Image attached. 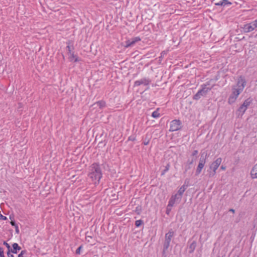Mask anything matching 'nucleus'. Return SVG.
<instances>
[{"mask_svg":"<svg viewBox=\"0 0 257 257\" xmlns=\"http://www.w3.org/2000/svg\"><path fill=\"white\" fill-rule=\"evenodd\" d=\"M246 83V82L244 78L241 76H240L236 84L232 86L231 93L228 99L229 104H231L235 102L238 95L243 91Z\"/></svg>","mask_w":257,"mask_h":257,"instance_id":"obj_1","label":"nucleus"},{"mask_svg":"<svg viewBox=\"0 0 257 257\" xmlns=\"http://www.w3.org/2000/svg\"><path fill=\"white\" fill-rule=\"evenodd\" d=\"M88 176L95 185H98L102 177L100 165L97 163L91 164L89 167Z\"/></svg>","mask_w":257,"mask_h":257,"instance_id":"obj_2","label":"nucleus"},{"mask_svg":"<svg viewBox=\"0 0 257 257\" xmlns=\"http://www.w3.org/2000/svg\"><path fill=\"white\" fill-rule=\"evenodd\" d=\"M174 231L172 229H170L168 232L165 234V239L163 242V248L162 251V255L163 256H164V257L166 256V251L168 250L170 246L171 239L174 235Z\"/></svg>","mask_w":257,"mask_h":257,"instance_id":"obj_3","label":"nucleus"},{"mask_svg":"<svg viewBox=\"0 0 257 257\" xmlns=\"http://www.w3.org/2000/svg\"><path fill=\"white\" fill-rule=\"evenodd\" d=\"M209 85V83L207 82L201 85V88L199 89L198 92L193 96V99L199 100L201 96H205L207 93L211 90L212 86L208 87Z\"/></svg>","mask_w":257,"mask_h":257,"instance_id":"obj_4","label":"nucleus"},{"mask_svg":"<svg viewBox=\"0 0 257 257\" xmlns=\"http://www.w3.org/2000/svg\"><path fill=\"white\" fill-rule=\"evenodd\" d=\"M222 162V159L221 158H218L214 162H213L209 166V170H208V177L209 178L213 177L216 174V170L220 166Z\"/></svg>","mask_w":257,"mask_h":257,"instance_id":"obj_5","label":"nucleus"},{"mask_svg":"<svg viewBox=\"0 0 257 257\" xmlns=\"http://www.w3.org/2000/svg\"><path fill=\"white\" fill-rule=\"evenodd\" d=\"M182 127V122L179 119H174L171 121L170 129V132H175L180 130Z\"/></svg>","mask_w":257,"mask_h":257,"instance_id":"obj_6","label":"nucleus"},{"mask_svg":"<svg viewBox=\"0 0 257 257\" xmlns=\"http://www.w3.org/2000/svg\"><path fill=\"white\" fill-rule=\"evenodd\" d=\"M207 156V154H206L205 157H203L202 155H201L200 159L199 164L198 165V166L197 167L196 172H195V175L196 176H198L199 175L203 167H204V165L206 163V159Z\"/></svg>","mask_w":257,"mask_h":257,"instance_id":"obj_7","label":"nucleus"},{"mask_svg":"<svg viewBox=\"0 0 257 257\" xmlns=\"http://www.w3.org/2000/svg\"><path fill=\"white\" fill-rule=\"evenodd\" d=\"M141 40V39L140 38V37H133L130 39L125 41L124 42L123 46L125 48L128 47H132L136 44V43L140 42Z\"/></svg>","mask_w":257,"mask_h":257,"instance_id":"obj_8","label":"nucleus"},{"mask_svg":"<svg viewBox=\"0 0 257 257\" xmlns=\"http://www.w3.org/2000/svg\"><path fill=\"white\" fill-rule=\"evenodd\" d=\"M257 27L254 21L253 22L245 24L241 27L243 32L245 33L250 32L253 31Z\"/></svg>","mask_w":257,"mask_h":257,"instance_id":"obj_9","label":"nucleus"},{"mask_svg":"<svg viewBox=\"0 0 257 257\" xmlns=\"http://www.w3.org/2000/svg\"><path fill=\"white\" fill-rule=\"evenodd\" d=\"M181 199L182 198L176 194L172 195L169 201V206H173L175 203H179Z\"/></svg>","mask_w":257,"mask_h":257,"instance_id":"obj_10","label":"nucleus"},{"mask_svg":"<svg viewBox=\"0 0 257 257\" xmlns=\"http://www.w3.org/2000/svg\"><path fill=\"white\" fill-rule=\"evenodd\" d=\"M151 81L149 79L144 78L140 80H137L134 83V86H139L141 85H148Z\"/></svg>","mask_w":257,"mask_h":257,"instance_id":"obj_11","label":"nucleus"},{"mask_svg":"<svg viewBox=\"0 0 257 257\" xmlns=\"http://www.w3.org/2000/svg\"><path fill=\"white\" fill-rule=\"evenodd\" d=\"M214 4L215 6H221L224 7L226 6H230L232 4V3L228 1V0H221L219 2L215 3Z\"/></svg>","mask_w":257,"mask_h":257,"instance_id":"obj_12","label":"nucleus"},{"mask_svg":"<svg viewBox=\"0 0 257 257\" xmlns=\"http://www.w3.org/2000/svg\"><path fill=\"white\" fill-rule=\"evenodd\" d=\"M186 182H185L184 184H183L182 186L180 187L179 189L178 192L176 193L179 196H180L181 198L182 197L183 194L185 191L186 190V188L188 187V185L185 184Z\"/></svg>","mask_w":257,"mask_h":257,"instance_id":"obj_13","label":"nucleus"},{"mask_svg":"<svg viewBox=\"0 0 257 257\" xmlns=\"http://www.w3.org/2000/svg\"><path fill=\"white\" fill-rule=\"evenodd\" d=\"M250 176L252 179H257V163L252 168L250 171Z\"/></svg>","mask_w":257,"mask_h":257,"instance_id":"obj_14","label":"nucleus"},{"mask_svg":"<svg viewBox=\"0 0 257 257\" xmlns=\"http://www.w3.org/2000/svg\"><path fill=\"white\" fill-rule=\"evenodd\" d=\"M13 248H11L10 251L13 253H17L18 251L21 249V247L17 243H14L12 244Z\"/></svg>","mask_w":257,"mask_h":257,"instance_id":"obj_15","label":"nucleus"},{"mask_svg":"<svg viewBox=\"0 0 257 257\" xmlns=\"http://www.w3.org/2000/svg\"><path fill=\"white\" fill-rule=\"evenodd\" d=\"M67 46H66V49L68 51V54H71V53L73 52V50H74V47L73 46V43L71 41H68L66 42Z\"/></svg>","mask_w":257,"mask_h":257,"instance_id":"obj_16","label":"nucleus"},{"mask_svg":"<svg viewBox=\"0 0 257 257\" xmlns=\"http://www.w3.org/2000/svg\"><path fill=\"white\" fill-rule=\"evenodd\" d=\"M197 242L195 240H193L189 245V252L192 253L194 252L196 247Z\"/></svg>","mask_w":257,"mask_h":257,"instance_id":"obj_17","label":"nucleus"},{"mask_svg":"<svg viewBox=\"0 0 257 257\" xmlns=\"http://www.w3.org/2000/svg\"><path fill=\"white\" fill-rule=\"evenodd\" d=\"M69 59L70 61H74L75 62L79 61L78 57L74 54V52L71 53V54H69Z\"/></svg>","mask_w":257,"mask_h":257,"instance_id":"obj_18","label":"nucleus"},{"mask_svg":"<svg viewBox=\"0 0 257 257\" xmlns=\"http://www.w3.org/2000/svg\"><path fill=\"white\" fill-rule=\"evenodd\" d=\"M247 107H246L243 104L241 105L237 110V111L239 112V115H242L246 111V110L247 109Z\"/></svg>","mask_w":257,"mask_h":257,"instance_id":"obj_19","label":"nucleus"},{"mask_svg":"<svg viewBox=\"0 0 257 257\" xmlns=\"http://www.w3.org/2000/svg\"><path fill=\"white\" fill-rule=\"evenodd\" d=\"M160 109V108H157L156 109V110H155L154 111H153L152 112L151 116L155 118H158L160 117V113L159 112Z\"/></svg>","mask_w":257,"mask_h":257,"instance_id":"obj_20","label":"nucleus"},{"mask_svg":"<svg viewBox=\"0 0 257 257\" xmlns=\"http://www.w3.org/2000/svg\"><path fill=\"white\" fill-rule=\"evenodd\" d=\"M94 104V105L96 104L101 109L103 108V107H104L106 106V103L103 100L98 101L95 102Z\"/></svg>","mask_w":257,"mask_h":257,"instance_id":"obj_21","label":"nucleus"},{"mask_svg":"<svg viewBox=\"0 0 257 257\" xmlns=\"http://www.w3.org/2000/svg\"><path fill=\"white\" fill-rule=\"evenodd\" d=\"M252 100L251 98H248L244 100L242 104L247 107L252 102Z\"/></svg>","mask_w":257,"mask_h":257,"instance_id":"obj_22","label":"nucleus"},{"mask_svg":"<svg viewBox=\"0 0 257 257\" xmlns=\"http://www.w3.org/2000/svg\"><path fill=\"white\" fill-rule=\"evenodd\" d=\"M196 161V158H192L191 160L188 159L186 162L187 165H191Z\"/></svg>","mask_w":257,"mask_h":257,"instance_id":"obj_23","label":"nucleus"},{"mask_svg":"<svg viewBox=\"0 0 257 257\" xmlns=\"http://www.w3.org/2000/svg\"><path fill=\"white\" fill-rule=\"evenodd\" d=\"M169 168H170V165L169 164H168L165 166V169L162 171L161 175H164L169 170Z\"/></svg>","mask_w":257,"mask_h":257,"instance_id":"obj_24","label":"nucleus"},{"mask_svg":"<svg viewBox=\"0 0 257 257\" xmlns=\"http://www.w3.org/2000/svg\"><path fill=\"white\" fill-rule=\"evenodd\" d=\"M143 223V220L140 219L136 220L135 222V225L136 227H139Z\"/></svg>","mask_w":257,"mask_h":257,"instance_id":"obj_25","label":"nucleus"},{"mask_svg":"<svg viewBox=\"0 0 257 257\" xmlns=\"http://www.w3.org/2000/svg\"><path fill=\"white\" fill-rule=\"evenodd\" d=\"M198 154V151L197 150H194L192 153L191 157L192 158H196V159L197 158Z\"/></svg>","mask_w":257,"mask_h":257,"instance_id":"obj_26","label":"nucleus"},{"mask_svg":"<svg viewBox=\"0 0 257 257\" xmlns=\"http://www.w3.org/2000/svg\"><path fill=\"white\" fill-rule=\"evenodd\" d=\"M191 169L190 165L186 164L184 167V173L185 174L189 170Z\"/></svg>","mask_w":257,"mask_h":257,"instance_id":"obj_27","label":"nucleus"},{"mask_svg":"<svg viewBox=\"0 0 257 257\" xmlns=\"http://www.w3.org/2000/svg\"><path fill=\"white\" fill-rule=\"evenodd\" d=\"M173 206H169V204H168L167 206V209H166V213L167 214H169L170 212L171 211V209H172V207Z\"/></svg>","mask_w":257,"mask_h":257,"instance_id":"obj_28","label":"nucleus"},{"mask_svg":"<svg viewBox=\"0 0 257 257\" xmlns=\"http://www.w3.org/2000/svg\"><path fill=\"white\" fill-rule=\"evenodd\" d=\"M82 248V245H80L76 250V253L77 254H80L81 249Z\"/></svg>","mask_w":257,"mask_h":257,"instance_id":"obj_29","label":"nucleus"},{"mask_svg":"<svg viewBox=\"0 0 257 257\" xmlns=\"http://www.w3.org/2000/svg\"><path fill=\"white\" fill-rule=\"evenodd\" d=\"M3 244L7 247V248L8 249V250H10L11 246L9 243H8L6 241H4Z\"/></svg>","mask_w":257,"mask_h":257,"instance_id":"obj_30","label":"nucleus"},{"mask_svg":"<svg viewBox=\"0 0 257 257\" xmlns=\"http://www.w3.org/2000/svg\"><path fill=\"white\" fill-rule=\"evenodd\" d=\"M128 141H134L136 140V138L133 136H131L128 138Z\"/></svg>","mask_w":257,"mask_h":257,"instance_id":"obj_31","label":"nucleus"},{"mask_svg":"<svg viewBox=\"0 0 257 257\" xmlns=\"http://www.w3.org/2000/svg\"><path fill=\"white\" fill-rule=\"evenodd\" d=\"M165 54H166V53L165 52V51H162L161 53V56L159 57V58L160 59L163 58Z\"/></svg>","mask_w":257,"mask_h":257,"instance_id":"obj_32","label":"nucleus"},{"mask_svg":"<svg viewBox=\"0 0 257 257\" xmlns=\"http://www.w3.org/2000/svg\"><path fill=\"white\" fill-rule=\"evenodd\" d=\"M0 254H1L2 256H5L4 248L1 246H0Z\"/></svg>","mask_w":257,"mask_h":257,"instance_id":"obj_33","label":"nucleus"},{"mask_svg":"<svg viewBox=\"0 0 257 257\" xmlns=\"http://www.w3.org/2000/svg\"><path fill=\"white\" fill-rule=\"evenodd\" d=\"M11 251L10 250L7 251L8 257H14V255L11 254Z\"/></svg>","mask_w":257,"mask_h":257,"instance_id":"obj_34","label":"nucleus"},{"mask_svg":"<svg viewBox=\"0 0 257 257\" xmlns=\"http://www.w3.org/2000/svg\"><path fill=\"white\" fill-rule=\"evenodd\" d=\"M27 250L24 249V250H22L19 254L24 255L26 254L27 253Z\"/></svg>","mask_w":257,"mask_h":257,"instance_id":"obj_35","label":"nucleus"},{"mask_svg":"<svg viewBox=\"0 0 257 257\" xmlns=\"http://www.w3.org/2000/svg\"><path fill=\"white\" fill-rule=\"evenodd\" d=\"M11 224L12 226H14V227H15V226H16L17 225H18V224H16V223L15 222V221H11Z\"/></svg>","mask_w":257,"mask_h":257,"instance_id":"obj_36","label":"nucleus"},{"mask_svg":"<svg viewBox=\"0 0 257 257\" xmlns=\"http://www.w3.org/2000/svg\"><path fill=\"white\" fill-rule=\"evenodd\" d=\"M15 228L16 232L17 233H19V229L18 225H17L16 226H15Z\"/></svg>","mask_w":257,"mask_h":257,"instance_id":"obj_37","label":"nucleus"},{"mask_svg":"<svg viewBox=\"0 0 257 257\" xmlns=\"http://www.w3.org/2000/svg\"><path fill=\"white\" fill-rule=\"evenodd\" d=\"M220 169L222 170H225L226 169V167L222 165L220 167Z\"/></svg>","mask_w":257,"mask_h":257,"instance_id":"obj_38","label":"nucleus"},{"mask_svg":"<svg viewBox=\"0 0 257 257\" xmlns=\"http://www.w3.org/2000/svg\"><path fill=\"white\" fill-rule=\"evenodd\" d=\"M149 143V141L144 142L143 144L144 145H148Z\"/></svg>","mask_w":257,"mask_h":257,"instance_id":"obj_39","label":"nucleus"},{"mask_svg":"<svg viewBox=\"0 0 257 257\" xmlns=\"http://www.w3.org/2000/svg\"><path fill=\"white\" fill-rule=\"evenodd\" d=\"M229 211L233 213L234 212V210L233 209H230Z\"/></svg>","mask_w":257,"mask_h":257,"instance_id":"obj_40","label":"nucleus"},{"mask_svg":"<svg viewBox=\"0 0 257 257\" xmlns=\"http://www.w3.org/2000/svg\"><path fill=\"white\" fill-rule=\"evenodd\" d=\"M18 257H24V255H23L19 254V255H18Z\"/></svg>","mask_w":257,"mask_h":257,"instance_id":"obj_41","label":"nucleus"},{"mask_svg":"<svg viewBox=\"0 0 257 257\" xmlns=\"http://www.w3.org/2000/svg\"><path fill=\"white\" fill-rule=\"evenodd\" d=\"M87 237H88V238H91V236H87Z\"/></svg>","mask_w":257,"mask_h":257,"instance_id":"obj_42","label":"nucleus"},{"mask_svg":"<svg viewBox=\"0 0 257 257\" xmlns=\"http://www.w3.org/2000/svg\"><path fill=\"white\" fill-rule=\"evenodd\" d=\"M87 237H88V238H91V236H87Z\"/></svg>","mask_w":257,"mask_h":257,"instance_id":"obj_43","label":"nucleus"},{"mask_svg":"<svg viewBox=\"0 0 257 257\" xmlns=\"http://www.w3.org/2000/svg\"><path fill=\"white\" fill-rule=\"evenodd\" d=\"M254 37H255V38H257V34L254 36Z\"/></svg>","mask_w":257,"mask_h":257,"instance_id":"obj_44","label":"nucleus"},{"mask_svg":"<svg viewBox=\"0 0 257 257\" xmlns=\"http://www.w3.org/2000/svg\"><path fill=\"white\" fill-rule=\"evenodd\" d=\"M0 257H5V256H2L1 254H0Z\"/></svg>","mask_w":257,"mask_h":257,"instance_id":"obj_45","label":"nucleus"}]
</instances>
